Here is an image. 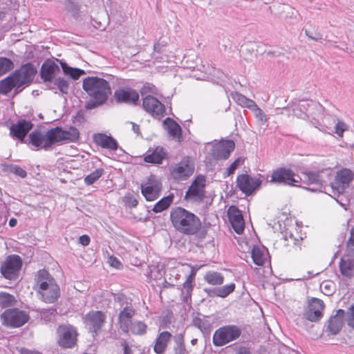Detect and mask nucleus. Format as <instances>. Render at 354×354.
Wrapping results in <instances>:
<instances>
[{
  "label": "nucleus",
  "mask_w": 354,
  "mask_h": 354,
  "mask_svg": "<svg viewBox=\"0 0 354 354\" xmlns=\"http://www.w3.org/2000/svg\"><path fill=\"white\" fill-rule=\"evenodd\" d=\"M79 131L73 127L68 130H63L62 127L49 129L45 134L39 130H34L29 136L30 143L38 149H48L53 145L64 140L75 141L79 138Z\"/></svg>",
  "instance_id": "f257e3e1"
},
{
  "label": "nucleus",
  "mask_w": 354,
  "mask_h": 354,
  "mask_svg": "<svg viewBox=\"0 0 354 354\" xmlns=\"http://www.w3.org/2000/svg\"><path fill=\"white\" fill-rule=\"evenodd\" d=\"M170 220L174 229L185 235H194L199 233V237L204 239L206 231L201 230V221L198 216L181 207H175L170 212Z\"/></svg>",
  "instance_id": "f03ea898"
},
{
  "label": "nucleus",
  "mask_w": 354,
  "mask_h": 354,
  "mask_svg": "<svg viewBox=\"0 0 354 354\" xmlns=\"http://www.w3.org/2000/svg\"><path fill=\"white\" fill-rule=\"evenodd\" d=\"M82 87L91 98L86 105L88 109L103 104L111 93L109 83L98 77H88L84 79Z\"/></svg>",
  "instance_id": "7ed1b4c3"
},
{
  "label": "nucleus",
  "mask_w": 354,
  "mask_h": 354,
  "mask_svg": "<svg viewBox=\"0 0 354 354\" xmlns=\"http://www.w3.org/2000/svg\"><path fill=\"white\" fill-rule=\"evenodd\" d=\"M35 281L41 300L48 304L54 303L59 296V287L49 272L44 269L39 270Z\"/></svg>",
  "instance_id": "20e7f679"
},
{
  "label": "nucleus",
  "mask_w": 354,
  "mask_h": 354,
  "mask_svg": "<svg viewBox=\"0 0 354 354\" xmlns=\"http://www.w3.org/2000/svg\"><path fill=\"white\" fill-rule=\"evenodd\" d=\"M36 73V68L30 63L22 65L20 68L12 73L17 84L15 93L17 94L21 92L25 87L29 86L32 82Z\"/></svg>",
  "instance_id": "39448f33"
},
{
  "label": "nucleus",
  "mask_w": 354,
  "mask_h": 354,
  "mask_svg": "<svg viewBox=\"0 0 354 354\" xmlns=\"http://www.w3.org/2000/svg\"><path fill=\"white\" fill-rule=\"evenodd\" d=\"M241 330L236 326H226L217 329L213 335V344L222 346L236 339L241 335Z\"/></svg>",
  "instance_id": "423d86ee"
},
{
  "label": "nucleus",
  "mask_w": 354,
  "mask_h": 354,
  "mask_svg": "<svg viewBox=\"0 0 354 354\" xmlns=\"http://www.w3.org/2000/svg\"><path fill=\"white\" fill-rule=\"evenodd\" d=\"M57 333V344L62 348H71L76 345L78 333L74 326L71 325L59 326Z\"/></svg>",
  "instance_id": "0eeeda50"
},
{
  "label": "nucleus",
  "mask_w": 354,
  "mask_h": 354,
  "mask_svg": "<svg viewBox=\"0 0 354 354\" xmlns=\"http://www.w3.org/2000/svg\"><path fill=\"white\" fill-rule=\"evenodd\" d=\"M3 325L17 328L25 324L29 319V316L24 311L17 308L6 310L1 315Z\"/></svg>",
  "instance_id": "6e6552de"
},
{
  "label": "nucleus",
  "mask_w": 354,
  "mask_h": 354,
  "mask_svg": "<svg viewBox=\"0 0 354 354\" xmlns=\"http://www.w3.org/2000/svg\"><path fill=\"white\" fill-rule=\"evenodd\" d=\"M270 182L284 185L296 186L295 183H299V176L290 169L280 167L273 170Z\"/></svg>",
  "instance_id": "1a4fd4ad"
},
{
  "label": "nucleus",
  "mask_w": 354,
  "mask_h": 354,
  "mask_svg": "<svg viewBox=\"0 0 354 354\" xmlns=\"http://www.w3.org/2000/svg\"><path fill=\"white\" fill-rule=\"evenodd\" d=\"M353 179V173L348 169H342L337 172L333 182L330 185L334 194H343L346 188L349 187Z\"/></svg>",
  "instance_id": "9d476101"
},
{
  "label": "nucleus",
  "mask_w": 354,
  "mask_h": 354,
  "mask_svg": "<svg viewBox=\"0 0 354 354\" xmlns=\"http://www.w3.org/2000/svg\"><path fill=\"white\" fill-rule=\"evenodd\" d=\"M22 266L21 259L18 255L8 256L1 266L2 275L8 279H14Z\"/></svg>",
  "instance_id": "9b49d317"
},
{
  "label": "nucleus",
  "mask_w": 354,
  "mask_h": 354,
  "mask_svg": "<svg viewBox=\"0 0 354 354\" xmlns=\"http://www.w3.org/2000/svg\"><path fill=\"white\" fill-rule=\"evenodd\" d=\"M162 183L154 176H151L145 184L141 185V193L148 201L156 200L160 194Z\"/></svg>",
  "instance_id": "f8f14e48"
},
{
  "label": "nucleus",
  "mask_w": 354,
  "mask_h": 354,
  "mask_svg": "<svg viewBox=\"0 0 354 354\" xmlns=\"http://www.w3.org/2000/svg\"><path fill=\"white\" fill-rule=\"evenodd\" d=\"M235 148L234 142L232 140H222L212 145L210 154L215 160H226Z\"/></svg>",
  "instance_id": "ddd939ff"
},
{
  "label": "nucleus",
  "mask_w": 354,
  "mask_h": 354,
  "mask_svg": "<svg viewBox=\"0 0 354 354\" xmlns=\"http://www.w3.org/2000/svg\"><path fill=\"white\" fill-rule=\"evenodd\" d=\"M237 187L245 195H250L261 184V180L248 174H241L236 178Z\"/></svg>",
  "instance_id": "4468645a"
},
{
  "label": "nucleus",
  "mask_w": 354,
  "mask_h": 354,
  "mask_svg": "<svg viewBox=\"0 0 354 354\" xmlns=\"http://www.w3.org/2000/svg\"><path fill=\"white\" fill-rule=\"evenodd\" d=\"M171 176L175 180H185L194 172V167L188 160H183L170 168Z\"/></svg>",
  "instance_id": "2eb2a0df"
},
{
  "label": "nucleus",
  "mask_w": 354,
  "mask_h": 354,
  "mask_svg": "<svg viewBox=\"0 0 354 354\" xmlns=\"http://www.w3.org/2000/svg\"><path fill=\"white\" fill-rule=\"evenodd\" d=\"M106 315L102 311H91L84 317V322L89 330L97 333L105 322Z\"/></svg>",
  "instance_id": "dca6fc26"
},
{
  "label": "nucleus",
  "mask_w": 354,
  "mask_h": 354,
  "mask_svg": "<svg viewBox=\"0 0 354 354\" xmlns=\"http://www.w3.org/2000/svg\"><path fill=\"white\" fill-rule=\"evenodd\" d=\"M205 181L204 178L194 180L186 192L185 197L195 202H202L205 198Z\"/></svg>",
  "instance_id": "f3484780"
},
{
  "label": "nucleus",
  "mask_w": 354,
  "mask_h": 354,
  "mask_svg": "<svg viewBox=\"0 0 354 354\" xmlns=\"http://www.w3.org/2000/svg\"><path fill=\"white\" fill-rule=\"evenodd\" d=\"M324 302L317 298H313L308 304V308L304 313V317L310 322H317L322 317Z\"/></svg>",
  "instance_id": "a211bd4d"
},
{
  "label": "nucleus",
  "mask_w": 354,
  "mask_h": 354,
  "mask_svg": "<svg viewBox=\"0 0 354 354\" xmlns=\"http://www.w3.org/2000/svg\"><path fill=\"white\" fill-rule=\"evenodd\" d=\"M114 97L117 102L137 104L139 94L131 88H122L115 91Z\"/></svg>",
  "instance_id": "6ab92c4d"
},
{
  "label": "nucleus",
  "mask_w": 354,
  "mask_h": 354,
  "mask_svg": "<svg viewBox=\"0 0 354 354\" xmlns=\"http://www.w3.org/2000/svg\"><path fill=\"white\" fill-rule=\"evenodd\" d=\"M33 127V124L30 121L21 119L19 120L16 124L10 127V134L11 136L17 138L21 142H24V138L30 130Z\"/></svg>",
  "instance_id": "aec40b11"
},
{
  "label": "nucleus",
  "mask_w": 354,
  "mask_h": 354,
  "mask_svg": "<svg viewBox=\"0 0 354 354\" xmlns=\"http://www.w3.org/2000/svg\"><path fill=\"white\" fill-rule=\"evenodd\" d=\"M142 106L147 112L153 116L162 115L165 111L164 104L151 95H147L143 99Z\"/></svg>",
  "instance_id": "412c9836"
},
{
  "label": "nucleus",
  "mask_w": 354,
  "mask_h": 354,
  "mask_svg": "<svg viewBox=\"0 0 354 354\" xmlns=\"http://www.w3.org/2000/svg\"><path fill=\"white\" fill-rule=\"evenodd\" d=\"M228 217L234 230L238 234L243 233L245 228V222L241 211L235 206L230 207Z\"/></svg>",
  "instance_id": "4be33fe9"
},
{
  "label": "nucleus",
  "mask_w": 354,
  "mask_h": 354,
  "mask_svg": "<svg viewBox=\"0 0 354 354\" xmlns=\"http://www.w3.org/2000/svg\"><path fill=\"white\" fill-rule=\"evenodd\" d=\"M299 176V183L301 182L307 185H315V188H308L309 190L315 192L322 187V180L320 171H301Z\"/></svg>",
  "instance_id": "5701e85b"
},
{
  "label": "nucleus",
  "mask_w": 354,
  "mask_h": 354,
  "mask_svg": "<svg viewBox=\"0 0 354 354\" xmlns=\"http://www.w3.org/2000/svg\"><path fill=\"white\" fill-rule=\"evenodd\" d=\"M60 71L59 66L53 61L46 60L43 63L40 70L41 79L45 82H52L57 73Z\"/></svg>",
  "instance_id": "b1692460"
},
{
  "label": "nucleus",
  "mask_w": 354,
  "mask_h": 354,
  "mask_svg": "<svg viewBox=\"0 0 354 354\" xmlns=\"http://www.w3.org/2000/svg\"><path fill=\"white\" fill-rule=\"evenodd\" d=\"M135 315V310L132 307L127 306L119 313V324L120 328L124 333L129 331V327L132 323L131 319Z\"/></svg>",
  "instance_id": "393cba45"
},
{
  "label": "nucleus",
  "mask_w": 354,
  "mask_h": 354,
  "mask_svg": "<svg viewBox=\"0 0 354 354\" xmlns=\"http://www.w3.org/2000/svg\"><path fill=\"white\" fill-rule=\"evenodd\" d=\"M93 141L97 145L109 150H116L118 147L117 141L113 138L104 133L94 134Z\"/></svg>",
  "instance_id": "a878e982"
},
{
  "label": "nucleus",
  "mask_w": 354,
  "mask_h": 354,
  "mask_svg": "<svg viewBox=\"0 0 354 354\" xmlns=\"http://www.w3.org/2000/svg\"><path fill=\"white\" fill-rule=\"evenodd\" d=\"M344 310L339 309L336 311L335 315H332L328 321V329L333 335H337L342 329L343 326V319Z\"/></svg>",
  "instance_id": "bb28decb"
},
{
  "label": "nucleus",
  "mask_w": 354,
  "mask_h": 354,
  "mask_svg": "<svg viewBox=\"0 0 354 354\" xmlns=\"http://www.w3.org/2000/svg\"><path fill=\"white\" fill-rule=\"evenodd\" d=\"M171 337V335L168 331H163L160 333L156 339L153 347L154 352L157 354H163Z\"/></svg>",
  "instance_id": "cd10ccee"
},
{
  "label": "nucleus",
  "mask_w": 354,
  "mask_h": 354,
  "mask_svg": "<svg viewBox=\"0 0 354 354\" xmlns=\"http://www.w3.org/2000/svg\"><path fill=\"white\" fill-rule=\"evenodd\" d=\"M166 152L160 147H156L151 153L145 156L144 160L146 162L153 164H160L163 159L166 158Z\"/></svg>",
  "instance_id": "c85d7f7f"
},
{
  "label": "nucleus",
  "mask_w": 354,
  "mask_h": 354,
  "mask_svg": "<svg viewBox=\"0 0 354 354\" xmlns=\"http://www.w3.org/2000/svg\"><path fill=\"white\" fill-rule=\"evenodd\" d=\"M65 10L71 17L78 19L81 16V5L72 0L64 1Z\"/></svg>",
  "instance_id": "c756f323"
},
{
  "label": "nucleus",
  "mask_w": 354,
  "mask_h": 354,
  "mask_svg": "<svg viewBox=\"0 0 354 354\" xmlns=\"http://www.w3.org/2000/svg\"><path fill=\"white\" fill-rule=\"evenodd\" d=\"M251 257L254 263L257 266H263L266 259V252L265 248H261L259 245H254Z\"/></svg>",
  "instance_id": "7c9ffc66"
},
{
  "label": "nucleus",
  "mask_w": 354,
  "mask_h": 354,
  "mask_svg": "<svg viewBox=\"0 0 354 354\" xmlns=\"http://www.w3.org/2000/svg\"><path fill=\"white\" fill-rule=\"evenodd\" d=\"M164 124L166 126L167 132L170 136L174 138H179L181 136L182 129L180 126L170 118H167L164 120Z\"/></svg>",
  "instance_id": "2f4dec72"
},
{
  "label": "nucleus",
  "mask_w": 354,
  "mask_h": 354,
  "mask_svg": "<svg viewBox=\"0 0 354 354\" xmlns=\"http://www.w3.org/2000/svg\"><path fill=\"white\" fill-rule=\"evenodd\" d=\"M57 61L59 62L64 73L66 75H69L75 80H78L81 75L85 74V71L84 70L71 67L62 60L57 59Z\"/></svg>",
  "instance_id": "473e14b6"
},
{
  "label": "nucleus",
  "mask_w": 354,
  "mask_h": 354,
  "mask_svg": "<svg viewBox=\"0 0 354 354\" xmlns=\"http://www.w3.org/2000/svg\"><path fill=\"white\" fill-rule=\"evenodd\" d=\"M354 263L350 259L342 258L339 262V270L342 275L351 277L353 274Z\"/></svg>",
  "instance_id": "72a5a7b5"
},
{
  "label": "nucleus",
  "mask_w": 354,
  "mask_h": 354,
  "mask_svg": "<svg viewBox=\"0 0 354 354\" xmlns=\"http://www.w3.org/2000/svg\"><path fill=\"white\" fill-rule=\"evenodd\" d=\"M14 88H17V84L12 74L0 81V93L6 95Z\"/></svg>",
  "instance_id": "f704fd0d"
},
{
  "label": "nucleus",
  "mask_w": 354,
  "mask_h": 354,
  "mask_svg": "<svg viewBox=\"0 0 354 354\" xmlns=\"http://www.w3.org/2000/svg\"><path fill=\"white\" fill-rule=\"evenodd\" d=\"M194 279V274H189L186 281L183 283V288L182 290V295L183 297V301L187 302L188 300L191 298L192 292L193 290V281Z\"/></svg>",
  "instance_id": "c9c22d12"
},
{
  "label": "nucleus",
  "mask_w": 354,
  "mask_h": 354,
  "mask_svg": "<svg viewBox=\"0 0 354 354\" xmlns=\"http://www.w3.org/2000/svg\"><path fill=\"white\" fill-rule=\"evenodd\" d=\"M232 97L242 106L247 107L250 109H252V107L255 106L256 103L253 100L246 97L245 95L238 92L232 93Z\"/></svg>",
  "instance_id": "e433bc0d"
},
{
  "label": "nucleus",
  "mask_w": 354,
  "mask_h": 354,
  "mask_svg": "<svg viewBox=\"0 0 354 354\" xmlns=\"http://www.w3.org/2000/svg\"><path fill=\"white\" fill-rule=\"evenodd\" d=\"M174 200V195L169 194L167 196L163 197L153 206V211L156 213L161 212L167 209L171 204Z\"/></svg>",
  "instance_id": "4c0bfd02"
},
{
  "label": "nucleus",
  "mask_w": 354,
  "mask_h": 354,
  "mask_svg": "<svg viewBox=\"0 0 354 354\" xmlns=\"http://www.w3.org/2000/svg\"><path fill=\"white\" fill-rule=\"evenodd\" d=\"M204 279L209 284L217 286L221 285L224 281L223 276L217 272H208L204 277Z\"/></svg>",
  "instance_id": "58836bf2"
},
{
  "label": "nucleus",
  "mask_w": 354,
  "mask_h": 354,
  "mask_svg": "<svg viewBox=\"0 0 354 354\" xmlns=\"http://www.w3.org/2000/svg\"><path fill=\"white\" fill-rule=\"evenodd\" d=\"M54 86L51 87V89L57 88L62 93L67 94L69 89V83L67 80L64 77H58L55 78L53 81Z\"/></svg>",
  "instance_id": "ea45409f"
},
{
  "label": "nucleus",
  "mask_w": 354,
  "mask_h": 354,
  "mask_svg": "<svg viewBox=\"0 0 354 354\" xmlns=\"http://www.w3.org/2000/svg\"><path fill=\"white\" fill-rule=\"evenodd\" d=\"M147 326L141 321L132 322L129 327V330L136 335H143L146 333Z\"/></svg>",
  "instance_id": "a19ab883"
},
{
  "label": "nucleus",
  "mask_w": 354,
  "mask_h": 354,
  "mask_svg": "<svg viewBox=\"0 0 354 354\" xmlns=\"http://www.w3.org/2000/svg\"><path fill=\"white\" fill-rule=\"evenodd\" d=\"M192 324L199 328L203 333H208L210 330V323L205 318L196 317L192 320Z\"/></svg>",
  "instance_id": "79ce46f5"
},
{
  "label": "nucleus",
  "mask_w": 354,
  "mask_h": 354,
  "mask_svg": "<svg viewBox=\"0 0 354 354\" xmlns=\"http://www.w3.org/2000/svg\"><path fill=\"white\" fill-rule=\"evenodd\" d=\"M15 297L9 293L5 292H0V306L1 308H7L15 305Z\"/></svg>",
  "instance_id": "37998d69"
},
{
  "label": "nucleus",
  "mask_w": 354,
  "mask_h": 354,
  "mask_svg": "<svg viewBox=\"0 0 354 354\" xmlns=\"http://www.w3.org/2000/svg\"><path fill=\"white\" fill-rule=\"evenodd\" d=\"M104 173L103 168H97L94 171L87 175L84 182L86 185H91L95 183Z\"/></svg>",
  "instance_id": "c03bdc74"
},
{
  "label": "nucleus",
  "mask_w": 354,
  "mask_h": 354,
  "mask_svg": "<svg viewBox=\"0 0 354 354\" xmlns=\"http://www.w3.org/2000/svg\"><path fill=\"white\" fill-rule=\"evenodd\" d=\"M13 68L14 63L10 59L0 57V76L7 73Z\"/></svg>",
  "instance_id": "a18cd8bd"
},
{
  "label": "nucleus",
  "mask_w": 354,
  "mask_h": 354,
  "mask_svg": "<svg viewBox=\"0 0 354 354\" xmlns=\"http://www.w3.org/2000/svg\"><path fill=\"white\" fill-rule=\"evenodd\" d=\"M234 288L235 284L234 283L218 288V297L222 298L226 297L234 290Z\"/></svg>",
  "instance_id": "49530a36"
},
{
  "label": "nucleus",
  "mask_w": 354,
  "mask_h": 354,
  "mask_svg": "<svg viewBox=\"0 0 354 354\" xmlns=\"http://www.w3.org/2000/svg\"><path fill=\"white\" fill-rule=\"evenodd\" d=\"M306 110V102L302 101L295 106L293 113L298 118H305L307 116Z\"/></svg>",
  "instance_id": "de8ad7c7"
},
{
  "label": "nucleus",
  "mask_w": 354,
  "mask_h": 354,
  "mask_svg": "<svg viewBox=\"0 0 354 354\" xmlns=\"http://www.w3.org/2000/svg\"><path fill=\"white\" fill-rule=\"evenodd\" d=\"M256 118L259 120V122L263 124L267 122V116L262 111V110L255 104V106L252 107L251 109Z\"/></svg>",
  "instance_id": "09e8293b"
},
{
  "label": "nucleus",
  "mask_w": 354,
  "mask_h": 354,
  "mask_svg": "<svg viewBox=\"0 0 354 354\" xmlns=\"http://www.w3.org/2000/svg\"><path fill=\"white\" fill-rule=\"evenodd\" d=\"M7 170L15 174L16 176H18L21 178H25L27 176V172L22 169L21 167L16 165H10L8 167Z\"/></svg>",
  "instance_id": "8fccbe9b"
},
{
  "label": "nucleus",
  "mask_w": 354,
  "mask_h": 354,
  "mask_svg": "<svg viewBox=\"0 0 354 354\" xmlns=\"http://www.w3.org/2000/svg\"><path fill=\"white\" fill-rule=\"evenodd\" d=\"M57 314V310L55 308H49L43 310L41 313V319L46 322H49Z\"/></svg>",
  "instance_id": "3c124183"
},
{
  "label": "nucleus",
  "mask_w": 354,
  "mask_h": 354,
  "mask_svg": "<svg viewBox=\"0 0 354 354\" xmlns=\"http://www.w3.org/2000/svg\"><path fill=\"white\" fill-rule=\"evenodd\" d=\"M125 205L129 207H135L138 205V200L132 195L128 194L124 197Z\"/></svg>",
  "instance_id": "603ef678"
},
{
  "label": "nucleus",
  "mask_w": 354,
  "mask_h": 354,
  "mask_svg": "<svg viewBox=\"0 0 354 354\" xmlns=\"http://www.w3.org/2000/svg\"><path fill=\"white\" fill-rule=\"evenodd\" d=\"M346 124L342 120H337V122L335 124V133L339 136L342 137L344 131L346 129Z\"/></svg>",
  "instance_id": "864d4df0"
},
{
  "label": "nucleus",
  "mask_w": 354,
  "mask_h": 354,
  "mask_svg": "<svg viewBox=\"0 0 354 354\" xmlns=\"http://www.w3.org/2000/svg\"><path fill=\"white\" fill-rule=\"evenodd\" d=\"M322 291L326 295H330L333 293V284L330 281H324L320 285Z\"/></svg>",
  "instance_id": "5fc2aeb1"
},
{
  "label": "nucleus",
  "mask_w": 354,
  "mask_h": 354,
  "mask_svg": "<svg viewBox=\"0 0 354 354\" xmlns=\"http://www.w3.org/2000/svg\"><path fill=\"white\" fill-rule=\"evenodd\" d=\"M239 164V158L235 160L230 166L227 169L226 171L224 174V177L230 176L232 174Z\"/></svg>",
  "instance_id": "6e6d98bb"
},
{
  "label": "nucleus",
  "mask_w": 354,
  "mask_h": 354,
  "mask_svg": "<svg viewBox=\"0 0 354 354\" xmlns=\"http://www.w3.org/2000/svg\"><path fill=\"white\" fill-rule=\"evenodd\" d=\"M284 240L288 243L286 245H289L290 244L296 245L299 241V239L295 238L291 232H286L283 236Z\"/></svg>",
  "instance_id": "4d7b16f0"
},
{
  "label": "nucleus",
  "mask_w": 354,
  "mask_h": 354,
  "mask_svg": "<svg viewBox=\"0 0 354 354\" xmlns=\"http://www.w3.org/2000/svg\"><path fill=\"white\" fill-rule=\"evenodd\" d=\"M305 35L308 37V39L313 41H320L322 39V35L318 32H311L307 30H305Z\"/></svg>",
  "instance_id": "13d9d810"
},
{
  "label": "nucleus",
  "mask_w": 354,
  "mask_h": 354,
  "mask_svg": "<svg viewBox=\"0 0 354 354\" xmlns=\"http://www.w3.org/2000/svg\"><path fill=\"white\" fill-rule=\"evenodd\" d=\"M348 324L354 328V304L349 308Z\"/></svg>",
  "instance_id": "bf43d9fd"
},
{
  "label": "nucleus",
  "mask_w": 354,
  "mask_h": 354,
  "mask_svg": "<svg viewBox=\"0 0 354 354\" xmlns=\"http://www.w3.org/2000/svg\"><path fill=\"white\" fill-rule=\"evenodd\" d=\"M204 291L210 297H218V288H206Z\"/></svg>",
  "instance_id": "052dcab7"
},
{
  "label": "nucleus",
  "mask_w": 354,
  "mask_h": 354,
  "mask_svg": "<svg viewBox=\"0 0 354 354\" xmlns=\"http://www.w3.org/2000/svg\"><path fill=\"white\" fill-rule=\"evenodd\" d=\"M348 248L354 254V229L351 230V235L348 242Z\"/></svg>",
  "instance_id": "680f3d73"
},
{
  "label": "nucleus",
  "mask_w": 354,
  "mask_h": 354,
  "mask_svg": "<svg viewBox=\"0 0 354 354\" xmlns=\"http://www.w3.org/2000/svg\"><path fill=\"white\" fill-rule=\"evenodd\" d=\"M90 237L88 235L84 234L80 236L79 238L80 243L84 246L88 245L90 243Z\"/></svg>",
  "instance_id": "e2e57ef3"
},
{
  "label": "nucleus",
  "mask_w": 354,
  "mask_h": 354,
  "mask_svg": "<svg viewBox=\"0 0 354 354\" xmlns=\"http://www.w3.org/2000/svg\"><path fill=\"white\" fill-rule=\"evenodd\" d=\"M109 262H110V265L112 267H114L116 268H119L120 266H121L120 261L117 258H115L114 257H111L109 258Z\"/></svg>",
  "instance_id": "0e129e2a"
},
{
  "label": "nucleus",
  "mask_w": 354,
  "mask_h": 354,
  "mask_svg": "<svg viewBox=\"0 0 354 354\" xmlns=\"http://www.w3.org/2000/svg\"><path fill=\"white\" fill-rule=\"evenodd\" d=\"M185 348L182 344H180L177 348H175L176 354H185Z\"/></svg>",
  "instance_id": "69168bd1"
},
{
  "label": "nucleus",
  "mask_w": 354,
  "mask_h": 354,
  "mask_svg": "<svg viewBox=\"0 0 354 354\" xmlns=\"http://www.w3.org/2000/svg\"><path fill=\"white\" fill-rule=\"evenodd\" d=\"M21 354H41V353L36 351H31L28 348H21Z\"/></svg>",
  "instance_id": "338daca9"
},
{
  "label": "nucleus",
  "mask_w": 354,
  "mask_h": 354,
  "mask_svg": "<svg viewBox=\"0 0 354 354\" xmlns=\"http://www.w3.org/2000/svg\"><path fill=\"white\" fill-rule=\"evenodd\" d=\"M123 351H124V354H130L131 352V349L128 346V344L126 343H124L123 345Z\"/></svg>",
  "instance_id": "774afa93"
}]
</instances>
